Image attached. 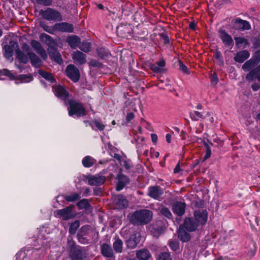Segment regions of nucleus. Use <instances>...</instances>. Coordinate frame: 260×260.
Listing matches in <instances>:
<instances>
[{
    "mask_svg": "<svg viewBox=\"0 0 260 260\" xmlns=\"http://www.w3.org/2000/svg\"><path fill=\"white\" fill-rule=\"evenodd\" d=\"M208 220V212L206 210H197L193 212V216L185 217L181 226L189 232L196 231L201 225L204 226Z\"/></svg>",
    "mask_w": 260,
    "mask_h": 260,
    "instance_id": "1",
    "label": "nucleus"
},
{
    "mask_svg": "<svg viewBox=\"0 0 260 260\" xmlns=\"http://www.w3.org/2000/svg\"><path fill=\"white\" fill-rule=\"evenodd\" d=\"M153 217V212L148 209L136 210L127 216L131 223L134 225H144L149 223Z\"/></svg>",
    "mask_w": 260,
    "mask_h": 260,
    "instance_id": "2",
    "label": "nucleus"
},
{
    "mask_svg": "<svg viewBox=\"0 0 260 260\" xmlns=\"http://www.w3.org/2000/svg\"><path fill=\"white\" fill-rule=\"evenodd\" d=\"M40 39L45 40L47 43L48 45V53L50 58L59 64H61L63 63V60L61 54L58 51L57 48L54 46L57 45L56 42L51 36L45 33L41 34Z\"/></svg>",
    "mask_w": 260,
    "mask_h": 260,
    "instance_id": "3",
    "label": "nucleus"
},
{
    "mask_svg": "<svg viewBox=\"0 0 260 260\" xmlns=\"http://www.w3.org/2000/svg\"><path fill=\"white\" fill-rule=\"evenodd\" d=\"M68 250L70 260H85L86 258L85 248L77 244L74 241L68 244Z\"/></svg>",
    "mask_w": 260,
    "mask_h": 260,
    "instance_id": "4",
    "label": "nucleus"
},
{
    "mask_svg": "<svg viewBox=\"0 0 260 260\" xmlns=\"http://www.w3.org/2000/svg\"><path fill=\"white\" fill-rule=\"evenodd\" d=\"M68 114L69 116H76L77 117L84 116L87 114L86 110L82 103L73 99H69L67 102Z\"/></svg>",
    "mask_w": 260,
    "mask_h": 260,
    "instance_id": "5",
    "label": "nucleus"
},
{
    "mask_svg": "<svg viewBox=\"0 0 260 260\" xmlns=\"http://www.w3.org/2000/svg\"><path fill=\"white\" fill-rule=\"evenodd\" d=\"M116 34L120 38L132 39L134 37L133 26L129 23H121L117 26Z\"/></svg>",
    "mask_w": 260,
    "mask_h": 260,
    "instance_id": "6",
    "label": "nucleus"
},
{
    "mask_svg": "<svg viewBox=\"0 0 260 260\" xmlns=\"http://www.w3.org/2000/svg\"><path fill=\"white\" fill-rule=\"evenodd\" d=\"M40 14L44 19L47 20L61 21L63 20L61 13L51 8H47L45 11L42 10L40 11Z\"/></svg>",
    "mask_w": 260,
    "mask_h": 260,
    "instance_id": "7",
    "label": "nucleus"
},
{
    "mask_svg": "<svg viewBox=\"0 0 260 260\" xmlns=\"http://www.w3.org/2000/svg\"><path fill=\"white\" fill-rule=\"evenodd\" d=\"M90 226L84 225L81 226L77 234V238L79 243L82 244H88L90 243L89 238Z\"/></svg>",
    "mask_w": 260,
    "mask_h": 260,
    "instance_id": "8",
    "label": "nucleus"
},
{
    "mask_svg": "<svg viewBox=\"0 0 260 260\" xmlns=\"http://www.w3.org/2000/svg\"><path fill=\"white\" fill-rule=\"evenodd\" d=\"M52 90L54 95L58 99L63 101L64 104L67 106V99L70 96L69 92L65 88L64 86L60 84L57 85H53Z\"/></svg>",
    "mask_w": 260,
    "mask_h": 260,
    "instance_id": "9",
    "label": "nucleus"
},
{
    "mask_svg": "<svg viewBox=\"0 0 260 260\" xmlns=\"http://www.w3.org/2000/svg\"><path fill=\"white\" fill-rule=\"evenodd\" d=\"M74 205H70L63 209L56 211L57 214L63 220H68L75 217L76 214L73 212Z\"/></svg>",
    "mask_w": 260,
    "mask_h": 260,
    "instance_id": "10",
    "label": "nucleus"
},
{
    "mask_svg": "<svg viewBox=\"0 0 260 260\" xmlns=\"http://www.w3.org/2000/svg\"><path fill=\"white\" fill-rule=\"evenodd\" d=\"M115 189L117 191L122 190L129 183V178L128 176L119 172L116 177Z\"/></svg>",
    "mask_w": 260,
    "mask_h": 260,
    "instance_id": "11",
    "label": "nucleus"
},
{
    "mask_svg": "<svg viewBox=\"0 0 260 260\" xmlns=\"http://www.w3.org/2000/svg\"><path fill=\"white\" fill-rule=\"evenodd\" d=\"M67 76L73 82H77L80 77V74L78 69L73 64H69L66 68Z\"/></svg>",
    "mask_w": 260,
    "mask_h": 260,
    "instance_id": "12",
    "label": "nucleus"
},
{
    "mask_svg": "<svg viewBox=\"0 0 260 260\" xmlns=\"http://www.w3.org/2000/svg\"><path fill=\"white\" fill-rule=\"evenodd\" d=\"M218 32L219 34V37L224 45L226 47L232 49L234 45V42L232 36L224 29H219Z\"/></svg>",
    "mask_w": 260,
    "mask_h": 260,
    "instance_id": "13",
    "label": "nucleus"
},
{
    "mask_svg": "<svg viewBox=\"0 0 260 260\" xmlns=\"http://www.w3.org/2000/svg\"><path fill=\"white\" fill-rule=\"evenodd\" d=\"M86 180L88 184L91 186H101L106 182V177L99 174L96 175H89L86 176Z\"/></svg>",
    "mask_w": 260,
    "mask_h": 260,
    "instance_id": "14",
    "label": "nucleus"
},
{
    "mask_svg": "<svg viewBox=\"0 0 260 260\" xmlns=\"http://www.w3.org/2000/svg\"><path fill=\"white\" fill-rule=\"evenodd\" d=\"M164 194V190L158 185L150 186L148 188L147 195L156 200H159Z\"/></svg>",
    "mask_w": 260,
    "mask_h": 260,
    "instance_id": "15",
    "label": "nucleus"
},
{
    "mask_svg": "<svg viewBox=\"0 0 260 260\" xmlns=\"http://www.w3.org/2000/svg\"><path fill=\"white\" fill-rule=\"evenodd\" d=\"M186 206L185 202L176 201L172 205V210L175 215L181 217L185 212Z\"/></svg>",
    "mask_w": 260,
    "mask_h": 260,
    "instance_id": "16",
    "label": "nucleus"
},
{
    "mask_svg": "<svg viewBox=\"0 0 260 260\" xmlns=\"http://www.w3.org/2000/svg\"><path fill=\"white\" fill-rule=\"evenodd\" d=\"M54 28L57 31L62 32L73 33L74 31L73 24L66 22L55 23Z\"/></svg>",
    "mask_w": 260,
    "mask_h": 260,
    "instance_id": "17",
    "label": "nucleus"
},
{
    "mask_svg": "<svg viewBox=\"0 0 260 260\" xmlns=\"http://www.w3.org/2000/svg\"><path fill=\"white\" fill-rule=\"evenodd\" d=\"M31 46L39 54L41 57L46 60L47 58V55L44 48L42 47L41 44L36 40H32L30 42Z\"/></svg>",
    "mask_w": 260,
    "mask_h": 260,
    "instance_id": "18",
    "label": "nucleus"
},
{
    "mask_svg": "<svg viewBox=\"0 0 260 260\" xmlns=\"http://www.w3.org/2000/svg\"><path fill=\"white\" fill-rule=\"evenodd\" d=\"M245 79L249 82H252L255 79L260 82V64L252 69L246 75Z\"/></svg>",
    "mask_w": 260,
    "mask_h": 260,
    "instance_id": "19",
    "label": "nucleus"
},
{
    "mask_svg": "<svg viewBox=\"0 0 260 260\" xmlns=\"http://www.w3.org/2000/svg\"><path fill=\"white\" fill-rule=\"evenodd\" d=\"M87 55L80 51L76 50L72 53V59L74 62L79 65H83L87 61Z\"/></svg>",
    "mask_w": 260,
    "mask_h": 260,
    "instance_id": "20",
    "label": "nucleus"
},
{
    "mask_svg": "<svg viewBox=\"0 0 260 260\" xmlns=\"http://www.w3.org/2000/svg\"><path fill=\"white\" fill-rule=\"evenodd\" d=\"M189 233L185 228L179 225L177 230V235L179 240L182 243L188 242L191 239V236Z\"/></svg>",
    "mask_w": 260,
    "mask_h": 260,
    "instance_id": "21",
    "label": "nucleus"
},
{
    "mask_svg": "<svg viewBox=\"0 0 260 260\" xmlns=\"http://www.w3.org/2000/svg\"><path fill=\"white\" fill-rule=\"evenodd\" d=\"M234 23L237 29L244 31L251 29V25L250 23L248 21L243 20L240 18H236L235 20Z\"/></svg>",
    "mask_w": 260,
    "mask_h": 260,
    "instance_id": "22",
    "label": "nucleus"
},
{
    "mask_svg": "<svg viewBox=\"0 0 260 260\" xmlns=\"http://www.w3.org/2000/svg\"><path fill=\"white\" fill-rule=\"evenodd\" d=\"M250 56V53L246 50H243L238 52L234 57L235 61L238 63H243Z\"/></svg>",
    "mask_w": 260,
    "mask_h": 260,
    "instance_id": "23",
    "label": "nucleus"
},
{
    "mask_svg": "<svg viewBox=\"0 0 260 260\" xmlns=\"http://www.w3.org/2000/svg\"><path fill=\"white\" fill-rule=\"evenodd\" d=\"M66 42L72 48L75 49L79 46L81 43V39L77 35H71L66 38Z\"/></svg>",
    "mask_w": 260,
    "mask_h": 260,
    "instance_id": "24",
    "label": "nucleus"
},
{
    "mask_svg": "<svg viewBox=\"0 0 260 260\" xmlns=\"http://www.w3.org/2000/svg\"><path fill=\"white\" fill-rule=\"evenodd\" d=\"M101 251L102 255L108 258L114 256V252L111 246L107 243H103L101 247Z\"/></svg>",
    "mask_w": 260,
    "mask_h": 260,
    "instance_id": "25",
    "label": "nucleus"
},
{
    "mask_svg": "<svg viewBox=\"0 0 260 260\" xmlns=\"http://www.w3.org/2000/svg\"><path fill=\"white\" fill-rule=\"evenodd\" d=\"M27 55L32 66L35 67H39L41 65L42 62L41 59L35 53L32 52H28Z\"/></svg>",
    "mask_w": 260,
    "mask_h": 260,
    "instance_id": "26",
    "label": "nucleus"
},
{
    "mask_svg": "<svg viewBox=\"0 0 260 260\" xmlns=\"http://www.w3.org/2000/svg\"><path fill=\"white\" fill-rule=\"evenodd\" d=\"M96 52L98 56L102 60H107L111 54L108 49L103 47L96 48Z\"/></svg>",
    "mask_w": 260,
    "mask_h": 260,
    "instance_id": "27",
    "label": "nucleus"
},
{
    "mask_svg": "<svg viewBox=\"0 0 260 260\" xmlns=\"http://www.w3.org/2000/svg\"><path fill=\"white\" fill-rule=\"evenodd\" d=\"M234 40L235 41L236 46L240 48L241 47L246 48L249 46V42L244 37H234Z\"/></svg>",
    "mask_w": 260,
    "mask_h": 260,
    "instance_id": "28",
    "label": "nucleus"
},
{
    "mask_svg": "<svg viewBox=\"0 0 260 260\" xmlns=\"http://www.w3.org/2000/svg\"><path fill=\"white\" fill-rule=\"evenodd\" d=\"M136 256L139 260H148L151 255L148 249H143L137 252Z\"/></svg>",
    "mask_w": 260,
    "mask_h": 260,
    "instance_id": "29",
    "label": "nucleus"
},
{
    "mask_svg": "<svg viewBox=\"0 0 260 260\" xmlns=\"http://www.w3.org/2000/svg\"><path fill=\"white\" fill-rule=\"evenodd\" d=\"M139 242V240L137 238L136 234H134L131 237L126 240V245L128 248H134L137 246Z\"/></svg>",
    "mask_w": 260,
    "mask_h": 260,
    "instance_id": "30",
    "label": "nucleus"
},
{
    "mask_svg": "<svg viewBox=\"0 0 260 260\" xmlns=\"http://www.w3.org/2000/svg\"><path fill=\"white\" fill-rule=\"evenodd\" d=\"M39 74L43 78L45 79L46 80L49 81L51 83H54L56 82L55 78L53 77L52 74L43 71L42 70H39L38 71Z\"/></svg>",
    "mask_w": 260,
    "mask_h": 260,
    "instance_id": "31",
    "label": "nucleus"
},
{
    "mask_svg": "<svg viewBox=\"0 0 260 260\" xmlns=\"http://www.w3.org/2000/svg\"><path fill=\"white\" fill-rule=\"evenodd\" d=\"M15 51L16 56L21 62L26 64L28 62L29 58L28 55H26L19 48L17 49Z\"/></svg>",
    "mask_w": 260,
    "mask_h": 260,
    "instance_id": "32",
    "label": "nucleus"
},
{
    "mask_svg": "<svg viewBox=\"0 0 260 260\" xmlns=\"http://www.w3.org/2000/svg\"><path fill=\"white\" fill-rule=\"evenodd\" d=\"M79 210H88L91 208V205L87 199H83L79 201L76 204Z\"/></svg>",
    "mask_w": 260,
    "mask_h": 260,
    "instance_id": "33",
    "label": "nucleus"
},
{
    "mask_svg": "<svg viewBox=\"0 0 260 260\" xmlns=\"http://www.w3.org/2000/svg\"><path fill=\"white\" fill-rule=\"evenodd\" d=\"M115 203L122 208H125L127 206V201L125 198L122 194L117 196L115 199Z\"/></svg>",
    "mask_w": 260,
    "mask_h": 260,
    "instance_id": "34",
    "label": "nucleus"
},
{
    "mask_svg": "<svg viewBox=\"0 0 260 260\" xmlns=\"http://www.w3.org/2000/svg\"><path fill=\"white\" fill-rule=\"evenodd\" d=\"M80 223L79 220H76L69 224V233L71 235H75L79 228Z\"/></svg>",
    "mask_w": 260,
    "mask_h": 260,
    "instance_id": "35",
    "label": "nucleus"
},
{
    "mask_svg": "<svg viewBox=\"0 0 260 260\" xmlns=\"http://www.w3.org/2000/svg\"><path fill=\"white\" fill-rule=\"evenodd\" d=\"M95 162V160L90 156H85L82 161L83 166L85 168H90L92 167Z\"/></svg>",
    "mask_w": 260,
    "mask_h": 260,
    "instance_id": "36",
    "label": "nucleus"
},
{
    "mask_svg": "<svg viewBox=\"0 0 260 260\" xmlns=\"http://www.w3.org/2000/svg\"><path fill=\"white\" fill-rule=\"evenodd\" d=\"M15 78L14 80H19L21 82H30L34 79L32 76L31 74L24 75L21 74L17 76H14Z\"/></svg>",
    "mask_w": 260,
    "mask_h": 260,
    "instance_id": "37",
    "label": "nucleus"
},
{
    "mask_svg": "<svg viewBox=\"0 0 260 260\" xmlns=\"http://www.w3.org/2000/svg\"><path fill=\"white\" fill-rule=\"evenodd\" d=\"M64 199L69 202H73L78 201L81 198V196L79 193H73L69 195H63Z\"/></svg>",
    "mask_w": 260,
    "mask_h": 260,
    "instance_id": "38",
    "label": "nucleus"
},
{
    "mask_svg": "<svg viewBox=\"0 0 260 260\" xmlns=\"http://www.w3.org/2000/svg\"><path fill=\"white\" fill-rule=\"evenodd\" d=\"M257 64V63L251 58L243 64L242 68L244 71H249L250 69L255 68Z\"/></svg>",
    "mask_w": 260,
    "mask_h": 260,
    "instance_id": "39",
    "label": "nucleus"
},
{
    "mask_svg": "<svg viewBox=\"0 0 260 260\" xmlns=\"http://www.w3.org/2000/svg\"><path fill=\"white\" fill-rule=\"evenodd\" d=\"M123 242L122 241L118 238L113 244V247L114 250L117 253H121L122 251Z\"/></svg>",
    "mask_w": 260,
    "mask_h": 260,
    "instance_id": "40",
    "label": "nucleus"
},
{
    "mask_svg": "<svg viewBox=\"0 0 260 260\" xmlns=\"http://www.w3.org/2000/svg\"><path fill=\"white\" fill-rule=\"evenodd\" d=\"M164 228L162 226L153 225L151 230V233L154 237H158L164 232Z\"/></svg>",
    "mask_w": 260,
    "mask_h": 260,
    "instance_id": "41",
    "label": "nucleus"
},
{
    "mask_svg": "<svg viewBox=\"0 0 260 260\" xmlns=\"http://www.w3.org/2000/svg\"><path fill=\"white\" fill-rule=\"evenodd\" d=\"M160 213L162 216L167 218L169 219H173V215L170 210L168 207L163 206L160 209Z\"/></svg>",
    "mask_w": 260,
    "mask_h": 260,
    "instance_id": "42",
    "label": "nucleus"
},
{
    "mask_svg": "<svg viewBox=\"0 0 260 260\" xmlns=\"http://www.w3.org/2000/svg\"><path fill=\"white\" fill-rule=\"evenodd\" d=\"M79 49L84 52L88 53L90 51L91 46L90 42H82V44L79 46Z\"/></svg>",
    "mask_w": 260,
    "mask_h": 260,
    "instance_id": "43",
    "label": "nucleus"
},
{
    "mask_svg": "<svg viewBox=\"0 0 260 260\" xmlns=\"http://www.w3.org/2000/svg\"><path fill=\"white\" fill-rule=\"evenodd\" d=\"M40 26L43 28L44 31L50 34H54V31H57L54 28V25L53 26H50L46 25L44 22H41Z\"/></svg>",
    "mask_w": 260,
    "mask_h": 260,
    "instance_id": "44",
    "label": "nucleus"
},
{
    "mask_svg": "<svg viewBox=\"0 0 260 260\" xmlns=\"http://www.w3.org/2000/svg\"><path fill=\"white\" fill-rule=\"evenodd\" d=\"M189 116L190 118L193 121H198L199 118L204 119V116L202 113L199 111H194L190 112Z\"/></svg>",
    "mask_w": 260,
    "mask_h": 260,
    "instance_id": "45",
    "label": "nucleus"
},
{
    "mask_svg": "<svg viewBox=\"0 0 260 260\" xmlns=\"http://www.w3.org/2000/svg\"><path fill=\"white\" fill-rule=\"evenodd\" d=\"M0 76H5L9 78L11 80L15 79L14 75L7 69L0 70Z\"/></svg>",
    "mask_w": 260,
    "mask_h": 260,
    "instance_id": "46",
    "label": "nucleus"
},
{
    "mask_svg": "<svg viewBox=\"0 0 260 260\" xmlns=\"http://www.w3.org/2000/svg\"><path fill=\"white\" fill-rule=\"evenodd\" d=\"M178 65L179 66V69L183 73L189 75L190 72L187 67L183 62L181 60H178Z\"/></svg>",
    "mask_w": 260,
    "mask_h": 260,
    "instance_id": "47",
    "label": "nucleus"
},
{
    "mask_svg": "<svg viewBox=\"0 0 260 260\" xmlns=\"http://www.w3.org/2000/svg\"><path fill=\"white\" fill-rule=\"evenodd\" d=\"M27 256V253L25 252L24 248H22L15 255V260H24Z\"/></svg>",
    "mask_w": 260,
    "mask_h": 260,
    "instance_id": "48",
    "label": "nucleus"
},
{
    "mask_svg": "<svg viewBox=\"0 0 260 260\" xmlns=\"http://www.w3.org/2000/svg\"><path fill=\"white\" fill-rule=\"evenodd\" d=\"M169 246L173 251L176 252L179 249V243L177 241H170L169 242Z\"/></svg>",
    "mask_w": 260,
    "mask_h": 260,
    "instance_id": "49",
    "label": "nucleus"
},
{
    "mask_svg": "<svg viewBox=\"0 0 260 260\" xmlns=\"http://www.w3.org/2000/svg\"><path fill=\"white\" fill-rule=\"evenodd\" d=\"M6 56L9 57L12 56L13 51L14 50V45H6L4 46Z\"/></svg>",
    "mask_w": 260,
    "mask_h": 260,
    "instance_id": "50",
    "label": "nucleus"
},
{
    "mask_svg": "<svg viewBox=\"0 0 260 260\" xmlns=\"http://www.w3.org/2000/svg\"><path fill=\"white\" fill-rule=\"evenodd\" d=\"M160 39L162 40L164 45H168L170 44V38L166 32H163L159 34Z\"/></svg>",
    "mask_w": 260,
    "mask_h": 260,
    "instance_id": "51",
    "label": "nucleus"
},
{
    "mask_svg": "<svg viewBox=\"0 0 260 260\" xmlns=\"http://www.w3.org/2000/svg\"><path fill=\"white\" fill-rule=\"evenodd\" d=\"M93 123L96 128V130H98L100 131H103L104 130L105 128V125L103 124L102 122H101L100 121L96 119H94V120H93ZM94 130H95V129H94Z\"/></svg>",
    "mask_w": 260,
    "mask_h": 260,
    "instance_id": "52",
    "label": "nucleus"
},
{
    "mask_svg": "<svg viewBox=\"0 0 260 260\" xmlns=\"http://www.w3.org/2000/svg\"><path fill=\"white\" fill-rule=\"evenodd\" d=\"M36 2L41 5L44 6H50L52 5L53 0H35Z\"/></svg>",
    "mask_w": 260,
    "mask_h": 260,
    "instance_id": "53",
    "label": "nucleus"
},
{
    "mask_svg": "<svg viewBox=\"0 0 260 260\" xmlns=\"http://www.w3.org/2000/svg\"><path fill=\"white\" fill-rule=\"evenodd\" d=\"M141 34L143 35L144 36V37H138V36H134V37L133 38L134 40H136V41H145L146 40H147V38H146V36L148 35V32H147L146 29H145V30H143L142 31V32Z\"/></svg>",
    "mask_w": 260,
    "mask_h": 260,
    "instance_id": "54",
    "label": "nucleus"
},
{
    "mask_svg": "<svg viewBox=\"0 0 260 260\" xmlns=\"http://www.w3.org/2000/svg\"><path fill=\"white\" fill-rule=\"evenodd\" d=\"M89 66L94 67L100 68L102 67L103 64L101 62L96 59H91L89 62Z\"/></svg>",
    "mask_w": 260,
    "mask_h": 260,
    "instance_id": "55",
    "label": "nucleus"
},
{
    "mask_svg": "<svg viewBox=\"0 0 260 260\" xmlns=\"http://www.w3.org/2000/svg\"><path fill=\"white\" fill-rule=\"evenodd\" d=\"M158 260H172L170 253L162 252L159 257Z\"/></svg>",
    "mask_w": 260,
    "mask_h": 260,
    "instance_id": "56",
    "label": "nucleus"
},
{
    "mask_svg": "<svg viewBox=\"0 0 260 260\" xmlns=\"http://www.w3.org/2000/svg\"><path fill=\"white\" fill-rule=\"evenodd\" d=\"M150 70L155 73H161L163 71V69L159 68L157 65L152 64L150 68Z\"/></svg>",
    "mask_w": 260,
    "mask_h": 260,
    "instance_id": "57",
    "label": "nucleus"
},
{
    "mask_svg": "<svg viewBox=\"0 0 260 260\" xmlns=\"http://www.w3.org/2000/svg\"><path fill=\"white\" fill-rule=\"evenodd\" d=\"M210 80L211 83L212 84L216 85L219 81L218 77L217 74L215 73L211 74L210 76Z\"/></svg>",
    "mask_w": 260,
    "mask_h": 260,
    "instance_id": "58",
    "label": "nucleus"
},
{
    "mask_svg": "<svg viewBox=\"0 0 260 260\" xmlns=\"http://www.w3.org/2000/svg\"><path fill=\"white\" fill-rule=\"evenodd\" d=\"M257 64L260 62V50L256 51L252 58Z\"/></svg>",
    "mask_w": 260,
    "mask_h": 260,
    "instance_id": "59",
    "label": "nucleus"
},
{
    "mask_svg": "<svg viewBox=\"0 0 260 260\" xmlns=\"http://www.w3.org/2000/svg\"><path fill=\"white\" fill-rule=\"evenodd\" d=\"M123 166L127 170L133 168V165L129 159H127L123 161Z\"/></svg>",
    "mask_w": 260,
    "mask_h": 260,
    "instance_id": "60",
    "label": "nucleus"
},
{
    "mask_svg": "<svg viewBox=\"0 0 260 260\" xmlns=\"http://www.w3.org/2000/svg\"><path fill=\"white\" fill-rule=\"evenodd\" d=\"M103 194V190L101 187H96L93 189V195L96 196H101Z\"/></svg>",
    "mask_w": 260,
    "mask_h": 260,
    "instance_id": "61",
    "label": "nucleus"
},
{
    "mask_svg": "<svg viewBox=\"0 0 260 260\" xmlns=\"http://www.w3.org/2000/svg\"><path fill=\"white\" fill-rule=\"evenodd\" d=\"M135 117V114L133 112H128L127 113L125 118L126 124L129 122Z\"/></svg>",
    "mask_w": 260,
    "mask_h": 260,
    "instance_id": "62",
    "label": "nucleus"
},
{
    "mask_svg": "<svg viewBox=\"0 0 260 260\" xmlns=\"http://www.w3.org/2000/svg\"><path fill=\"white\" fill-rule=\"evenodd\" d=\"M211 148H208L206 149V154L203 157L202 161H204L206 159H208L211 155Z\"/></svg>",
    "mask_w": 260,
    "mask_h": 260,
    "instance_id": "63",
    "label": "nucleus"
},
{
    "mask_svg": "<svg viewBox=\"0 0 260 260\" xmlns=\"http://www.w3.org/2000/svg\"><path fill=\"white\" fill-rule=\"evenodd\" d=\"M214 57L219 60H220L222 58V56L220 51L218 50H216L214 52Z\"/></svg>",
    "mask_w": 260,
    "mask_h": 260,
    "instance_id": "64",
    "label": "nucleus"
}]
</instances>
